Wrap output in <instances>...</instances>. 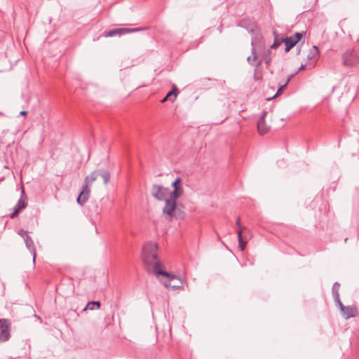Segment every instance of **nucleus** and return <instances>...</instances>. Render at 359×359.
<instances>
[{"instance_id": "nucleus-1", "label": "nucleus", "mask_w": 359, "mask_h": 359, "mask_svg": "<svg viewBox=\"0 0 359 359\" xmlns=\"http://www.w3.org/2000/svg\"><path fill=\"white\" fill-rule=\"evenodd\" d=\"M157 250L158 245L156 243L149 241L143 245L142 259L146 271L155 275L167 288L176 290L181 287V280L163 269L164 266L158 259Z\"/></svg>"}, {"instance_id": "nucleus-2", "label": "nucleus", "mask_w": 359, "mask_h": 359, "mask_svg": "<svg viewBox=\"0 0 359 359\" xmlns=\"http://www.w3.org/2000/svg\"><path fill=\"white\" fill-rule=\"evenodd\" d=\"M251 46H252V49H251L252 55L248 57L247 61L251 65L258 67L261 65L262 62L257 61V56L255 53V51H256L255 49L259 48L260 50H263V49H264V45L263 41L261 39H259L257 36H255V37H252V39Z\"/></svg>"}, {"instance_id": "nucleus-3", "label": "nucleus", "mask_w": 359, "mask_h": 359, "mask_svg": "<svg viewBox=\"0 0 359 359\" xmlns=\"http://www.w3.org/2000/svg\"><path fill=\"white\" fill-rule=\"evenodd\" d=\"M165 205L163 208V213L166 215L168 217L169 221L172 220L175 216L176 210V200L170 197V198H165Z\"/></svg>"}, {"instance_id": "nucleus-4", "label": "nucleus", "mask_w": 359, "mask_h": 359, "mask_svg": "<svg viewBox=\"0 0 359 359\" xmlns=\"http://www.w3.org/2000/svg\"><path fill=\"white\" fill-rule=\"evenodd\" d=\"M304 32H296L290 37L283 39V41L285 43V51H290L296 44L302 39Z\"/></svg>"}, {"instance_id": "nucleus-5", "label": "nucleus", "mask_w": 359, "mask_h": 359, "mask_svg": "<svg viewBox=\"0 0 359 359\" xmlns=\"http://www.w3.org/2000/svg\"><path fill=\"white\" fill-rule=\"evenodd\" d=\"M168 193V189L161 185L154 184L151 187V194L158 201H164Z\"/></svg>"}, {"instance_id": "nucleus-6", "label": "nucleus", "mask_w": 359, "mask_h": 359, "mask_svg": "<svg viewBox=\"0 0 359 359\" xmlns=\"http://www.w3.org/2000/svg\"><path fill=\"white\" fill-rule=\"evenodd\" d=\"M343 64L347 67H353L358 62L359 58L353 50H347L342 55Z\"/></svg>"}, {"instance_id": "nucleus-7", "label": "nucleus", "mask_w": 359, "mask_h": 359, "mask_svg": "<svg viewBox=\"0 0 359 359\" xmlns=\"http://www.w3.org/2000/svg\"><path fill=\"white\" fill-rule=\"evenodd\" d=\"M9 323L7 320H0V341H6L10 337Z\"/></svg>"}, {"instance_id": "nucleus-8", "label": "nucleus", "mask_w": 359, "mask_h": 359, "mask_svg": "<svg viewBox=\"0 0 359 359\" xmlns=\"http://www.w3.org/2000/svg\"><path fill=\"white\" fill-rule=\"evenodd\" d=\"M100 178L105 184L110 179V174L107 170H97L91 172V182Z\"/></svg>"}, {"instance_id": "nucleus-9", "label": "nucleus", "mask_w": 359, "mask_h": 359, "mask_svg": "<svg viewBox=\"0 0 359 359\" xmlns=\"http://www.w3.org/2000/svg\"><path fill=\"white\" fill-rule=\"evenodd\" d=\"M141 29H140V28H135V29L117 28V29H111V30L109 31L108 32L105 33L104 36L112 37L116 35H122L125 33L136 32V31H139Z\"/></svg>"}, {"instance_id": "nucleus-10", "label": "nucleus", "mask_w": 359, "mask_h": 359, "mask_svg": "<svg viewBox=\"0 0 359 359\" xmlns=\"http://www.w3.org/2000/svg\"><path fill=\"white\" fill-rule=\"evenodd\" d=\"M87 180H88V177L86 178V183L83 187V191L81 192V194L77 197V200H76L77 203L80 205H83L88 199L89 190L88 188Z\"/></svg>"}, {"instance_id": "nucleus-11", "label": "nucleus", "mask_w": 359, "mask_h": 359, "mask_svg": "<svg viewBox=\"0 0 359 359\" xmlns=\"http://www.w3.org/2000/svg\"><path fill=\"white\" fill-rule=\"evenodd\" d=\"M266 112H263L257 122V130L259 134H265L269 129V127L266 126L265 122Z\"/></svg>"}, {"instance_id": "nucleus-12", "label": "nucleus", "mask_w": 359, "mask_h": 359, "mask_svg": "<svg viewBox=\"0 0 359 359\" xmlns=\"http://www.w3.org/2000/svg\"><path fill=\"white\" fill-rule=\"evenodd\" d=\"M341 313L345 319H348L357 316L358 311L355 306H346L344 311H341Z\"/></svg>"}, {"instance_id": "nucleus-13", "label": "nucleus", "mask_w": 359, "mask_h": 359, "mask_svg": "<svg viewBox=\"0 0 359 359\" xmlns=\"http://www.w3.org/2000/svg\"><path fill=\"white\" fill-rule=\"evenodd\" d=\"M23 239H24L25 243L26 245V247L29 249V250L33 255V262H34L35 259H36V252H35L34 247V242L29 235L25 236V238H23Z\"/></svg>"}, {"instance_id": "nucleus-14", "label": "nucleus", "mask_w": 359, "mask_h": 359, "mask_svg": "<svg viewBox=\"0 0 359 359\" xmlns=\"http://www.w3.org/2000/svg\"><path fill=\"white\" fill-rule=\"evenodd\" d=\"M179 93V90L176 86H173L172 89L170 90L165 97L161 100L162 102H165L166 100H169L170 102H174L177 97V95Z\"/></svg>"}, {"instance_id": "nucleus-15", "label": "nucleus", "mask_w": 359, "mask_h": 359, "mask_svg": "<svg viewBox=\"0 0 359 359\" xmlns=\"http://www.w3.org/2000/svg\"><path fill=\"white\" fill-rule=\"evenodd\" d=\"M24 197H25V192H24V190L22 189V193H21V196L14 207V209L18 210V211H19V212L21 210L25 208V207H26V203L25 201Z\"/></svg>"}, {"instance_id": "nucleus-16", "label": "nucleus", "mask_w": 359, "mask_h": 359, "mask_svg": "<svg viewBox=\"0 0 359 359\" xmlns=\"http://www.w3.org/2000/svg\"><path fill=\"white\" fill-rule=\"evenodd\" d=\"M183 194V188L180 185L178 187H175V189H173L172 192L170 193V198L177 200L178 198H180Z\"/></svg>"}, {"instance_id": "nucleus-17", "label": "nucleus", "mask_w": 359, "mask_h": 359, "mask_svg": "<svg viewBox=\"0 0 359 359\" xmlns=\"http://www.w3.org/2000/svg\"><path fill=\"white\" fill-rule=\"evenodd\" d=\"M319 55V49L316 46H313L311 51L307 55V59L309 60H314Z\"/></svg>"}, {"instance_id": "nucleus-18", "label": "nucleus", "mask_w": 359, "mask_h": 359, "mask_svg": "<svg viewBox=\"0 0 359 359\" xmlns=\"http://www.w3.org/2000/svg\"><path fill=\"white\" fill-rule=\"evenodd\" d=\"M339 287H340L339 283H338L337 282L334 283L332 288V295H333L334 299H338V298L339 297Z\"/></svg>"}, {"instance_id": "nucleus-19", "label": "nucleus", "mask_w": 359, "mask_h": 359, "mask_svg": "<svg viewBox=\"0 0 359 359\" xmlns=\"http://www.w3.org/2000/svg\"><path fill=\"white\" fill-rule=\"evenodd\" d=\"M293 75H290L287 79L286 81L284 82L283 84L280 85V87L278 88L275 96H277L278 94H280L283 90L284 89H285V88L287 87V86L288 85L289 82L290 81L291 79L292 78Z\"/></svg>"}, {"instance_id": "nucleus-20", "label": "nucleus", "mask_w": 359, "mask_h": 359, "mask_svg": "<svg viewBox=\"0 0 359 359\" xmlns=\"http://www.w3.org/2000/svg\"><path fill=\"white\" fill-rule=\"evenodd\" d=\"M238 248L241 249V251H243L245 248L248 240L246 238H243V236H241L239 233V237H238Z\"/></svg>"}, {"instance_id": "nucleus-21", "label": "nucleus", "mask_w": 359, "mask_h": 359, "mask_svg": "<svg viewBox=\"0 0 359 359\" xmlns=\"http://www.w3.org/2000/svg\"><path fill=\"white\" fill-rule=\"evenodd\" d=\"M236 231L237 232L238 237H239V233L241 234V236H243V231L250 232L249 229H248L247 227L242 226V225H241L240 226H237V228L236 229Z\"/></svg>"}, {"instance_id": "nucleus-22", "label": "nucleus", "mask_w": 359, "mask_h": 359, "mask_svg": "<svg viewBox=\"0 0 359 359\" xmlns=\"http://www.w3.org/2000/svg\"><path fill=\"white\" fill-rule=\"evenodd\" d=\"M271 60V50H268L264 54V62L266 65H269Z\"/></svg>"}, {"instance_id": "nucleus-23", "label": "nucleus", "mask_w": 359, "mask_h": 359, "mask_svg": "<svg viewBox=\"0 0 359 359\" xmlns=\"http://www.w3.org/2000/svg\"><path fill=\"white\" fill-rule=\"evenodd\" d=\"M282 42H283V39H278V38H275L273 44L270 46V48L271 49L276 48L281 44Z\"/></svg>"}, {"instance_id": "nucleus-24", "label": "nucleus", "mask_w": 359, "mask_h": 359, "mask_svg": "<svg viewBox=\"0 0 359 359\" xmlns=\"http://www.w3.org/2000/svg\"><path fill=\"white\" fill-rule=\"evenodd\" d=\"M334 299V302H336L337 304V306L339 307V309H340V311H344V309L346 308V306L341 303V300H340V298L339 297L338 299Z\"/></svg>"}, {"instance_id": "nucleus-25", "label": "nucleus", "mask_w": 359, "mask_h": 359, "mask_svg": "<svg viewBox=\"0 0 359 359\" xmlns=\"http://www.w3.org/2000/svg\"><path fill=\"white\" fill-rule=\"evenodd\" d=\"M185 217V213L182 211H180V210H175V216L174 218H177V219H184V217Z\"/></svg>"}, {"instance_id": "nucleus-26", "label": "nucleus", "mask_w": 359, "mask_h": 359, "mask_svg": "<svg viewBox=\"0 0 359 359\" xmlns=\"http://www.w3.org/2000/svg\"><path fill=\"white\" fill-rule=\"evenodd\" d=\"M91 304V310H93L95 306L97 308V309H100V302L99 301H91L90 302Z\"/></svg>"}, {"instance_id": "nucleus-27", "label": "nucleus", "mask_w": 359, "mask_h": 359, "mask_svg": "<svg viewBox=\"0 0 359 359\" xmlns=\"http://www.w3.org/2000/svg\"><path fill=\"white\" fill-rule=\"evenodd\" d=\"M252 233L251 231H250V232L248 231H243V237L246 238V240H249L252 238Z\"/></svg>"}, {"instance_id": "nucleus-28", "label": "nucleus", "mask_w": 359, "mask_h": 359, "mask_svg": "<svg viewBox=\"0 0 359 359\" xmlns=\"http://www.w3.org/2000/svg\"><path fill=\"white\" fill-rule=\"evenodd\" d=\"M18 234L20 236H21L23 238H25V236H27L28 235V231L24 230V229H20L19 231H18Z\"/></svg>"}, {"instance_id": "nucleus-29", "label": "nucleus", "mask_w": 359, "mask_h": 359, "mask_svg": "<svg viewBox=\"0 0 359 359\" xmlns=\"http://www.w3.org/2000/svg\"><path fill=\"white\" fill-rule=\"evenodd\" d=\"M174 183H175L176 184H179L180 185L181 182H182V180L180 177H177L173 182Z\"/></svg>"}, {"instance_id": "nucleus-30", "label": "nucleus", "mask_w": 359, "mask_h": 359, "mask_svg": "<svg viewBox=\"0 0 359 359\" xmlns=\"http://www.w3.org/2000/svg\"><path fill=\"white\" fill-rule=\"evenodd\" d=\"M18 212L19 211H18V210L14 209V212L11 215V217L14 218L18 215Z\"/></svg>"}, {"instance_id": "nucleus-31", "label": "nucleus", "mask_w": 359, "mask_h": 359, "mask_svg": "<svg viewBox=\"0 0 359 359\" xmlns=\"http://www.w3.org/2000/svg\"><path fill=\"white\" fill-rule=\"evenodd\" d=\"M305 67V65H302L301 67H299V69H298V71H297L294 74H293L292 75H295L297 74L299 71L304 69Z\"/></svg>"}, {"instance_id": "nucleus-32", "label": "nucleus", "mask_w": 359, "mask_h": 359, "mask_svg": "<svg viewBox=\"0 0 359 359\" xmlns=\"http://www.w3.org/2000/svg\"><path fill=\"white\" fill-rule=\"evenodd\" d=\"M236 226H240L241 225L240 217L237 218V219L236 221Z\"/></svg>"}, {"instance_id": "nucleus-33", "label": "nucleus", "mask_w": 359, "mask_h": 359, "mask_svg": "<svg viewBox=\"0 0 359 359\" xmlns=\"http://www.w3.org/2000/svg\"><path fill=\"white\" fill-rule=\"evenodd\" d=\"M218 31L222 33V30H223V26L222 25H220L218 28H217Z\"/></svg>"}, {"instance_id": "nucleus-34", "label": "nucleus", "mask_w": 359, "mask_h": 359, "mask_svg": "<svg viewBox=\"0 0 359 359\" xmlns=\"http://www.w3.org/2000/svg\"><path fill=\"white\" fill-rule=\"evenodd\" d=\"M180 185H179V184H175V183H174L173 182H172V187H173V189H175V187H180Z\"/></svg>"}, {"instance_id": "nucleus-35", "label": "nucleus", "mask_w": 359, "mask_h": 359, "mask_svg": "<svg viewBox=\"0 0 359 359\" xmlns=\"http://www.w3.org/2000/svg\"><path fill=\"white\" fill-rule=\"evenodd\" d=\"M90 306V301L87 302L86 307L84 308L83 311L87 310V309Z\"/></svg>"}, {"instance_id": "nucleus-36", "label": "nucleus", "mask_w": 359, "mask_h": 359, "mask_svg": "<svg viewBox=\"0 0 359 359\" xmlns=\"http://www.w3.org/2000/svg\"><path fill=\"white\" fill-rule=\"evenodd\" d=\"M27 111H20V114L25 116L27 114Z\"/></svg>"}]
</instances>
